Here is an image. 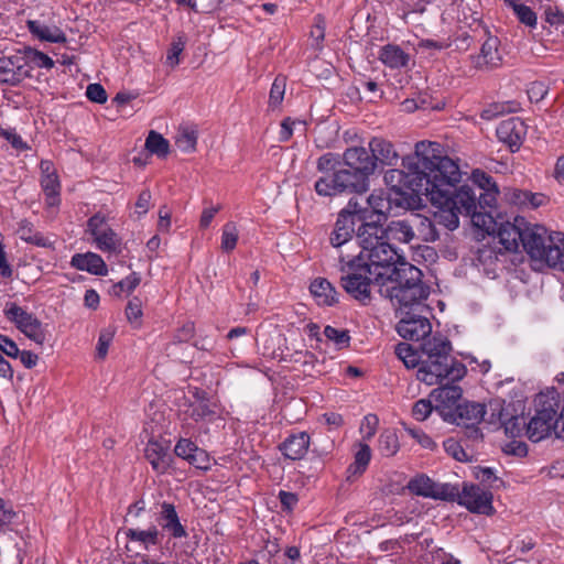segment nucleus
Masks as SVG:
<instances>
[{
  "mask_svg": "<svg viewBox=\"0 0 564 564\" xmlns=\"http://www.w3.org/2000/svg\"><path fill=\"white\" fill-rule=\"evenodd\" d=\"M441 174H437V182H434L425 193L426 199L437 208L433 214L436 226L454 230L459 225L458 215H466L471 218L474 226L489 232L495 231L498 225L490 212H481L476 208L473 188L468 184L458 186L462 172L454 160L441 161Z\"/></svg>",
  "mask_w": 564,
  "mask_h": 564,
  "instance_id": "nucleus-1",
  "label": "nucleus"
},
{
  "mask_svg": "<svg viewBox=\"0 0 564 564\" xmlns=\"http://www.w3.org/2000/svg\"><path fill=\"white\" fill-rule=\"evenodd\" d=\"M452 160L442 154L437 142L420 141L415 151L402 159V170L392 169L386 172V184L399 195L424 196L441 174V161Z\"/></svg>",
  "mask_w": 564,
  "mask_h": 564,
  "instance_id": "nucleus-2",
  "label": "nucleus"
},
{
  "mask_svg": "<svg viewBox=\"0 0 564 564\" xmlns=\"http://www.w3.org/2000/svg\"><path fill=\"white\" fill-rule=\"evenodd\" d=\"M523 250L533 261L557 268L564 252V234L549 231L544 226L531 224Z\"/></svg>",
  "mask_w": 564,
  "mask_h": 564,
  "instance_id": "nucleus-3",
  "label": "nucleus"
},
{
  "mask_svg": "<svg viewBox=\"0 0 564 564\" xmlns=\"http://www.w3.org/2000/svg\"><path fill=\"white\" fill-rule=\"evenodd\" d=\"M452 344L436 355L421 358L417 380L429 384H437L443 379L458 381L466 375V367L451 355Z\"/></svg>",
  "mask_w": 564,
  "mask_h": 564,
  "instance_id": "nucleus-4",
  "label": "nucleus"
},
{
  "mask_svg": "<svg viewBox=\"0 0 564 564\" xmlns=\"http://www.w3.org/2000/svg\"><path fill=\"white\" fill-rule=\"evenodd\" d=\"M340 271L345 273L340 278L343 289L351 297L359 302H366L370 300V286L373 280V274L369 268L366 267V262H361V258L351 257L349 260H345L344 256H340Z\"/></svg>",
  "mask_w": 564,
  "mask_h": 564,
  "instance_id": "nucleus-5",
  "label": "nucleus"
},
{
  "mask_svg": "<svg viewBox=\"0 0 564 564\" xmlns=\"http://www.w3.org/2000/svg\"><path fill=\"white\" fill-rule=\"evenodd\" d=\"M314 187L319 196L330 197L341 194H362L369 189V182L344 166L335 173L319 177Z\"/></svg>",
  "mask_w": 564,
  "mask_h": 564,
  "instance_id": "nucleus-6",
  "label": "nucleus"
},
{
  "mask_svg": "<svg viewBox=\"0 0 564 564\" xmlns=\"http://www.w3.org/2000/svg\"><path fill=\"white\" fill-rule=\"evenodd\" d=\"M355 257L361 258V262H366V267L373 274L376 284L390 273L397 262L405 260L388 240L381 241L368 251H360Z\"/></svg>",
  "mask_w": 564,
  "mask_h": 564,
  "instance_id": "nucleus-7",
  "label": "nucleus"
},
{
  "mask_svg": "<svg viewBox=\"0 0 564 564\" xmlns=\"http://www.w3.org/2000/svg\"><path fill=\"white\" fill-rule=\"evenodd\" d=\"M430 295V288L424 283H416L405 289H394L390 295H384L395 307L397 315L410 314V311H429L426 300Z\"/></svg>",
  "mask_w": 564,
  "mask_h": 564,
  "instance_id": "nucleus-8",
  "label": "nucleus"
},
{
  "mask_svg": "<svg viewBox=\"0 0 564 564\" xmlns=\"http://www.w3.org/2000/svg\"><path fill=\"white\" fill-rule=\"evenodd\" d=\"M361 204L357 197H351L344 209L338 214L329 241L333 247H340L349 242L356 232V224L359 221Z\"/></svg>",
  "mask_w": 564,
  "mask_h": 564,
  "instance_id": "nucleus-9",
  "label": "nucleus"
},
{
  "mask_svg": "<svg viewBox=\"0 0 564 564\" xmlns=\"http://www.w3.org/2000/svg\"><path fill=\"white\" fill-rule=\"evenodd\" d=\"M422 271L406 260L397 262L390 273L379 281V292L382 296L390 295L394 289H405L422 281Z\"/></svg>",
  "mask_w": 564,
  "mask_h": 564,
  "instance_id": "nucleus-10",
  "label": "nucleus"
},
{
  "mask_svg": "<svg viewBox=\"0 0 564 564\" xmlns=\"http://www.w3.org/2000/svg\"><path fill=\"white\" fill-rule=\"evenodd\" d=\"M492 494L475 484L465 482L463 489L457 488V495L449 501H456L468 511L478 514L491 516L495 512Z\"/></svg>",
  "mask_w": 564,
  "mask_h": 564,
  "instance_id": "nucleus-11",
  "label": "nucleus"
},
{
  "mask_svg": "<svg viewBox=\"0 0 564 564\" xmlns=\"http://www.w3.org/2000/svg\"><path fill=\"white\" fill-rule=\"evenodd\" d=\"M3 313L26 337L39 345L44 344L46 339L45 330L41 321L35 315L13 302L7 304Z\"/></svg>",
  "mask_w": 564,
  "mask_h": 564,
  "instance_id": "nucleus-12",
  "label": "nucleus"
},
{
  "mask_svg": "<svg viewBox=\"0 0 564 564\" xmlns=\"http://www.w3.org/2000/svg\"><path fill=\"white\" fill-rule=\"evenodd\" d=\"M473 196L478 210L490 212L495 208L499 189L494 177L481 170H474L471 173Z\"/></svg>",
  "mask_w": 564,
  "mask_h": 564,
  "instance_id": "nucleus-13",
  "label": "nucleus"
},
{
  "mask_svg": "<svg viewBox=\"0 0 564 564\" xmlns=\"http://www.w3.org/2000/svg\"><path fill=\"white\" fill-rule=\"evenodd\" d=\"M406 488L415 496L443 501L451 500L457 495V486L435 482L425 474L416 475L410 479Z\"/></svg>",
  "mask_w": 564,
  "mask_h": 564,
  "instance_id": "nucleus-14",
  "label": "nucleus"
},
{
  "mask_svg": "<svg viewBox=\"0 0 564 564\" xmlns=\"http://www.w3.org/2000/svg\"><path fill=\"white\" fill-rule=\"evenodd\" d=\"M429 311H410V314H399L400 317L395 329L398 334L408 340L419 341L430 336L432 325L424 315Z\"/></svg>",
  "mask_w": 564,
  "mask_h": 564,
  "instance_id": "nucleus-15",
  "label": "nucleus"
},
{
  "mask_svg": "<svg viewBox=\"0 0 564 564\" xmlns=\"http://www.w3.org/2000/svg\"><path fill=\"white\" fill-rule=\"evenodd\" d=\"M361 212L359 221L360 225L356 231L357 243L360 246V251H368L373 246L386 240L384 228L382 227V220L375 219L369 214L367 207L361 205Z\"/></svg>",
  "mask_w": 564,
  "mask_h": 564,
  "instance_id": "nucleus-16",
  "label": "nucleus"
},
{
  "mask_svg": "<svg viewBox=\"0 0 564 564\" xmlns=\"http://www.w3.org/2000/svg\"><path fill=\"white\" fill-rule=\"evenodd\" d=\"M485 41L481 44L478 54L470 56L471 65L479 70H492L502 65V53L500 50V40L498 36L492 35L490 31L485 28Z\"/></svg>",
  "mask_w": 564,
  "mask_h": 564,
  "instance_id": "nucleus-17",
  "label": "nucleus"
},
{
  "mask_svg": "<svg viewBox=\"0 0 564 564\" xmlns=\"http://www.w3.org/2000/svg\"><path fill=\"white\" fill-rule=\"evenodd\" d=\"M530 227L531 224L521 216L514 217L513 221L500 223L497 227L499 242L507 251H518L520 246L524 247Z\"/></svg>",
  "mask_w": 564,
  "mask_h": 564,
  "instance_id": "nucleus-18",
  "label": "nucleus"
},
{
  "mask_svg": "<svg viewBox=\"0 0 564 564\" xmlns=\"http://www.w3.org/2000/svg\"><path fill=\"white\" fill-rule=\"evenodd\" d=\"M341 159L344 166L349 167L360 177H364L366 182H369V177L377 170L376 159H373L370 151L364 147L347 148L344 151Z\"/></svg>",
  "mask_w": 564,
  "mask_h": 564,
  "instance_id": "nucleus-19",
  "label": "nucleus"
},
{
  "mask_svg": "<svg viewBox=\"0 0 564 564\" xmlns=\"http://www.w3.org/2000/svg\"><path fill=\"white\" fill-rule=\"evenodd\" d=\"M463 390L457 384H445L434 389L431 397L435 401V411L444 421L454 420V411L460 403Z\"/></svg>",
  "mask_w": 564,
  "mask_h": 564,
  "instance_id": "nucleus-20",
  "label": "nucleus"
},
{
  "mask_svg": "<svg viewBox=\"0 0 564 564\" xmlns=\"http://www.w3.org/2000/svg\"><path fill=\"white\" fill-rule=\"evenodd\" d=\"M426 221L420 214H411L404 219L391 220L384 228L386 240L402 243L411 242L415 237V226Z\"/></svg>",
  "mask_w": 564,
  "mask_h": 564,
  "instance_id": "nucleus-21",
  "label": "nucleus"
},
{
  "mask_svg": "<svg viewBox=\"0 0 564 564\" xmlns=\"http://www.w3.org/2000/svg\"><path fill=\"white\" fill-rule=\"evenodd\" d=\"M499 141L507 144L512 152L519 150L527 134V126L523 120L512 117L503 120L497 127Z\"/></svg>",
  "mask_w": 564,
  "mask_h": 564,
  "instance_id": "nucleus-22",
  "label": "nucleus"
},
{
  "mask_svg": "<svg viewBox=\"0 0 564 564\" xmlns=\"http://www.w3.org/2000/svg\"><path fill=\"white\" fill-rule=\"evenodd\" d=\"M30 77V67L20 56L0 58V84L18 85Z\"/></svg>",
  "mask_w": 564,
  "mask_h": 564,
  "instance_id": "nucleus-23",
  "label": "nucleus"
},
{
  "mask_svg": "<svg viewBox=\"0 0 564 564\" xmlns=\"http://www.w3.org/2000/svg\"><path fill=\"white\" fill-rule=\"evenodd\" d=\"M144 456L158 474H164L171 466L172 455L167 441L150 440L144 448Z\"/></svg>",
  "mask_w": 564,
  "mask_h": 564,
  "instance_id": "nucleus-24",
  "label": "nucleus"
},
{
  "mask_svg": "<svg viewBox=\"0 0 564 564\" xmlns=\"http://www.w3.org/2000/svg\"><path fill=\"white\" fill-rule=\"evenodd\" d=\"M156 521L163 530L167 531L174 539H183L187 536L184 525L181 523L174 505L163 502Z\"/></svg>",
  "mask_w": 564,
  "mask_h": 564,
  "instance_id": "nucleus-25",
  "label": "nucleus"
},
{
  "mask_svg": "<svg viewBox=\"0 0 564 564\" xmlns=\"http://www.w3.org/2000/svg\"><path fill=\"white\" fill-rule=\"evenodd\" d=\"M503 195L509 204L521 208L534 209L543 206L549 200L547 197L542 193H532L527 189L514 187L506 188Z\"/></svg>",
  "mask_w": 564,
  "mask_h": 564,
  "instance_id": "nucleus-26",
  "label": "nucleus"
},
{
  "mask_svg": "<svg viewBox=\"0 0 564 564\" xmlns=\"http://www.w3.org/2000/svg\"><path fill=\"white\" fill-rule=\"evenodd\" d=\"M369 151L373 159H376V166L381 165H395L399 160V154L394 149V145L379 137H375L369 141Z\"/></svg>",
  "mask_w": 564,
  "mask_h": 564,
  "instance_id": "nucleus-27",
  "label": "nucleus"
},
{
  "mask_svg": "<svg viewBox=\"0 0 564 564\" xmlns=\"http://www.w3.org/2000/svg\"><path fill=\"white\" fill-rule=\"evenodd\" d=\"M310 447V435L306 432L292 434L280 444L279 448L285 458L297 460L305 456Z\"/></svg>",
  "mask_w": 564,
  "mask_h": 564,
  "instance_id": "nucleus-28",
  "label": "nucleus"
},
{
  "mask_svg": "<svg viewBox=\"0 0 564 564\" xmlns=\"http://www.w3.org/2000/svg\"><path fill=\"white\" fill-rule=\"evenodd\" d=\"M70 265L80 271H87L95 275H106L107 265L102 258L94 252L75 253L72 257Z\"/></svg>",
  "mask_w": 564,
  "mask_h": 564,
  "instance_id": "nucleus-29",
  "label": "nucleus"
},
{
  "mask_svg": "<svg viewBox=\"0 0 564 564\" xmlns=\"http://www.w3.org/2000/svg\"><path fill=\"white\" fill-rule=\"evenodd\" d=\"M486 414V408L481 403L464 402L456 406L454 420L446 422L464 425L470 423H480Z\"/></svg>",
  "mask_w": 564,
  "mask_h": 564,
  "instance_id": "nucleus-30",
  "label": "nucleus"
},
{
  "mask_svg": "<svg viewBox=\"0 0 564 564\" xmlns=\"http://www.w3.org/2000/svg\"><path fill=\"white\" fill-rule=\"evenodd\" d=\"M310 291L318 305L333 306L338 303V292L325 278H316L310 285Z\"/></svg>",
  "mask_w": 564,
  "mask_h": 564,
  "instance_id": "nucleus-31",
  "label": "nucleus"
},
{
  "mask_svg": "<svg viewBox=\"0 0 564 564\" xmlns=\"http://www.w3.org/2000/svg\"><path fill=\"white\" fill-rule=\"evenodd\" d=\"M360 204L368 208L372 218L382 221L387 220V217L391 210L390 199L382 191L372 192L368 198L364 203L360 202Z\"/></svg>",
  "mask_w": 564,
  "mask_h": 564,
  "instance_id": "nucleus-32",
  "label": "nucleus"
},
{
  "mask_svg": "<svg viewBox=\"0 0 564 564\" xmlns=\"http://www.w3.org/2000/svg\"><path fill=\"white\" fill-rule=\"evenodd\" d=\"M28 29L30 33L37 37L40 41L51 42V43H65L66 35L65 33L57 26L46 25L37 20H29Z\"/></svg>",
  "mask_w": 564,
  "mask_h": 564,
  "instance_id": "nucleus-33",
  "label": "nucleus"
},
{
  "mask_svg": "<svg viewBox=\"0 0 564 564\" xmlns=\"http://www.w3.org/2000/svg\"><path fill=\"white\" fill-rule=\"evenodd\" d=\"M379 59L389 68L406 67L410 55L399 45L387 44L379 52Z\"/></svg>",
  "mask_w": 564,
  "mask_h": 564,
  "instance_id": "nucleus-34",
  "label": "nucleus"
},
{
  "mask_svg": "<svg viewBox=\"0 0 564 564\" xmlns=\"http://www.w3.org/2000/svg\"><path fill=\"white\" fill-rule=\"evenodd\" d=\"M124 534L130 541L139 542L145 550L160 544L163 538V534L155 525H151L147 530L130 528L124 532Z\"/></svg>",
  "mask_w": 564,
  "mask_h": 564,
  "instance_id": "nucleus-35",
  "label": "nucleus"
},
{
  "mask_svg": "<svg viewBox=\"0 0 564 564\" xmlns=\"http://www.w3.org/2000/svg\"><path fill=\"white\" fill-rule=\"evenodd\" d=\"M41 187L45 195L47 207H58L61 204V183L57 174L42 175Z\"/></svg>",
  "mask_w": 564,
  "mask_h": 564,
  "instance_id": "nucleus-36",
  "label": "nucleus"
},
{
  "mask_svg": "<svg viewBox=\"0 0 564 564\" xmlns=\"http://www.w3.org/2000/svg\"><path fill=\"white\" fill-rule=\"evenodd\" d=\"M400 449V442L397 431L393 429L383 430L378 438V451L384 457L394 456Z\"/></svg>",
  "mask_w": 564,
  "mask_h": 564,
  "instance_id": "nucleus-37",
  "label": "nucleus"
},
{
  "mask_svg": "<svg viewBox=\"0 0 564 564\" xmlns=\"http://www.w3.org/2000/svg\"><path fill=\"white\" fill-rule=\"evenodd\" d=\"M449 344L452 343L442 335H430L422 339L420 345L421 358L436 355L438 351L441 352V350L446 348Z\"/></svg>",
  "mask_w": 564,
  "mask_h": 564,
  "instance_id": "nucleus-38",
  "label": "nucleus"
},
{
  "mask_svg": "<svg viewBox=\"0 0 564 564\" xmlns=\"http://www.w3.org/2000/svg\"><path fill=\"white\" fill-rule=\"evenodd\" d=\"M395 355L409 369L421 366V351L419 352L410 344L399 343L395 346Z\"/></svg>",
  "mask_w": 564,
  "mask_h": 564,
  "instance_id": "nucleus-39",
  "label": "nucleus"
},
{
  "mask_svg": "<svg viewBox=\"0 0 564 564\" xmlns=\"http://www.w3.org/2000/svg\"><path fill=\"white\" fill-rule=\"evenodd\" d=\"M94 242L102 252L119 253L121 251V239L112 228L102 232Z\"/></svg>",
  "mask_w": 564,
  "mask_h": 564,
  "instance_id": "nucleus-40",
  "label": "nucleus"
},
{
  "mask_svg": "<svg viewBox=\"0 0 564 564\" xmlns=\"http://www.w3.org/2000/svg\"><path fill=\"white\" fill-rule=\"evenodd\" d=\"M505 3L512 8L519 21L527 26L535 28L536 25V14L535 12L528 6L519 3L518 0H503Z\"/></svg>",
  "mask_w": 564,
  "mask_h": 564,
  "instance_id": "nucleus-41",
  "label": "nucleus"
},
{
  "mask_svg": "<svg viewBox=\"0 0 564 564\" xmlns=\"http://www.w3.org/2000/svg\"><path fill=\"white\" fill-rule=\"evenodd\" d=\"M145 148L160 158H165L170 151L169 141L153 130L150 131L145 140Z\"/></svg>",
  "mask_w": 564,
  "mask_h": 564,
  "instance_id": "nucleus-42",
  "label": "nucleus"
},
{
  "mask_svg": "<svg viewBox=\"0 0 564 564\" xmlns=\"http://www.w3.org/2000/svg\"><path fill=\"white\" fill-rule=\"evenodd\" d=\"M499 420L501 421L505 433L510 437H518L522 435L523 430H527L528 422L524 416L514 415L506 420L503 414L500 413Z\"/></svg>",
  "mask_w": 564,
  "mask_h": 564,
  "instance_id": "nucleus-43",
  "label": "nucleus"
},
{
  "mask_svg": "<svg viewBox=\"0 0 564 564\" xmlns=\"http://www.w3.org/2000/svg\"><path fill=\"white\" fill-rule=\"evenodd\" d=\"M197 132L193 129H182L175 138V145L185 153H191L196 150Z\"/></svg>",
  "mask_w": 564,
  "mask_h": 564,
  "instance_id": "nucleus-44",
  "label": "nucleus"
},
{
  "mask_svg": "<svg viewBox=\"0 0 564 564\" xmlns=\"http://www.w3.org/2000/svg\"><path fill=\"white\" fill-rule=\"evenodd\" d=\"M341 164L340 155L333 152H327L321 155L316 162V169L318 172L329 175L335 173V171L339 170V165Z\"/></svg>",
  "mask_w": 564,
  "mask_h": 564,
  "instance_id": "nucleus-45",
  "label": "nucleus"
},
{
  "mask_svg": "<svg viewBox=\"0 0 564 564\" xmlns=\"http://www.w3.org/2000/svg\"><path fill=\"white\" fill-rule=\"evenodd\" d=\"M109 229H111V227L109 226L106 216L101 215L100 213L93 215L87 220L86 231L93 237L94 240L100 237L102 232H106Z\"/></svg>",
  "mask_w": 564,
  "mask_h": 564,
  "instance_id": "nucleus-46",
  "label": "nucleus"
},
{
  "mask_svg": "<svg viewBox=\"0 0 564 564\" xmlns=\"http://www.w3.org/2000/svg\"><path fill=\"white\" fill-rule=\"evenodd\" d=\"M325 29H326L325 19L319 14L316 15L314 18V24L310 32V36L312 39V46L316 51H322V48H323V41L325 39Z\"/></svg>",
  "mask_w": 564,
  "mask_h": 564,
  "instance_id": "nucleus-47",
  "label": "nucleus"
},
{
  "mask_svg": "<svg viewBox=\"0 0 564 564\" xmlns=\"http://www.w3.org/2000/svg\"><path fill=\"white\" fill-rule=\"evenodd\" d=\"M238 241V230L234 223L229 221L224 225L221 232V249L225 252L232 251Z\"/></svg>",
  "mask_w": 564,
  "mask_h": 564,
  "instance_id": "nucleus-48",
  "label": "nucleus"
},
{
  "mask_svg": "<svg viewBox=\"0 0 564 564\" xmlns=\"http://www.w3.org/2000/svg\"><path fill=\"white\" fill-rule=\"evenodd\" d=\"M422 218L425 219L426 221H422V224L420 223L419 225H416L415 231H417L421 235L422 240L424 241L437 240L440 238V232L434 220V217L427 218L422 216Z\"/></svg>",
  "mask_w": 564,
  "mask_h": 564,
  "instance_id": "nucleus-49",
  "label": "nucleus"
},
{
  "mask_svg": "<svg viewBox=\"0 0 564 564\" xmlns=\"http://www.w3.org/2000/svg\"><path fill=\"white\" fill-rule=\"evenodd\" d=\"M286 86V78L284 76H276L270 89L269 104L272 107L281 105L284 98Z\"/></svg>",
  "mask_w": 564,
  "mask_h": 564,
  "instance_id": "nucleus-50",
  "label": "nucleus"
},
{
  "mask_svg": "<svg viewBox=\"0 0 564 564\" xmlns=\"http://www.w3.org/2000/svg\"><path fill=\"white\" fill-rule=\"evenodd\" d=\"M186 40L183 35L177 36L171 44L166 55V64L171 67H175L180 64V55L184 51Z\"/></svg>",
  "mask_w": 564,
  "mask_h": 564,
  "instance_id": "nucleus-51",
  "label": "nucleus"
},
{
  "mask_svg": "<svg viewBox=\"0 0 564 564\" xmlns=\"http://www.w3.org/2000/svg\"><path fill=\"white\" fill-rule=\"evenodd\" d=\"M324 335L327 339L334 341L339 348L347 347L349 345L350 336L346 329H337L333 326H326Z\"/></svg>",
  "mask_w": 564,
  "mask_h": 564,
  "instance_id": "nucleus-52",
  "label": "nucleus"
},
{
  "mask_svg": "<svg viewBox=\"0 0 564 564\" xmlns=\"http://www.w3.org/2000/svg\"><path fill=\"white\" fill-rule=\"evenodd\" d=\"M512 105L513 102L491 104L487 108L481 110L480 118L484 120H492L500 115L514 111L516 109L512 107Z\"/></svg>",
  "mask_w": 564,
  "mask_h": 564,
  "instance_id": "nucleus-53",
  "label": "nucleus"
},
{
  "mask_svg": "<svg viewBox=\"0 0 564 564\" xmlns=\"http://www.w3.org/2000/svg\"><path fill=\"white\" fill-rule=\"evenodd\" d=\"M140 275L137 272H132L127 278L116 283L112 286V292L115 295H120L123 291L131 293L140 284Z\"/></svg>",
  "mask_w": 564,
  "mask_h": 564,
  "instance_id": "nucleus-54",
  "label": "nucleus"
},
{
  "mask_svg": "<svg viewBox=\"0 0 564 564\" xmlns=\"http://www.w3.org/2000/svg\"><path fill=\"white\" fill-rule=\"evenodd\" d=\"M445 452L458 462H468L469 456L463 446L454 438H448L443 443Z\"/></svg>",
  "mask_w": 564,
  "mask_h": 564,
  "instance_id": "nucleus-55",
  "label": "nucleus"
},
{
  "mask_svg": "<svg viewBox=\"0 0 564 564\" xmlns=\"http://www.w3.org/2000/svg\"><path fill=\"white\" fill-rule=\"evenodd\" d=\"M378 425H379V417L373 413L367 414L364 417L361 425H360V432L362 433L364 438L367 441L371 440L375 436V434L377 433Z\"/></svg>",
  "mask_w": 564,
  "mask_h": 564,
  "instance_id": "nucleus-56",
  "label": "nucleus"
},
{
  "mask_svg": "<svg viewBox=\"0 0 564 564\" xmlns=\"http://www.w3.org/2000/svg\"><path fill=\"white\" fill-rule=\"evenodd\" d=\"M189 416L196 422L214 414V411L203 398L199 401L192 403L189 405Z\"/></svg>",
  "mask_w": 564,
  "mask_h": 564,
  "instance_id": "nucleus-57",
  "label": "nucleus"
},
{
  "mask_svg": "<svg viewBox=\"0 0 564 564\" xmlns=\"http://www.w3.org/2000/svg\"><path fill=\"white\" fill-rule=\"evenodd\" d=\"M26 57L33 62L37 67L51 69L54 66V61L43 52L34 48H28L25 51Z\"/></svg>",
  "mask_w": 564,
  "mask_h": 564,
  "instance_id": "nucleus-58",
  "label": "nucleus"
},
{
  "mask_svg": "<svg viewBox=\"0 0 564 564\" xmlns=\"http://www.w3.org/2000/svg\"><path fill=\"white\" fill-rule=\"evenodd\" d=\"M112 338H113V333L111 330L102 329L100 332L99 337H98L97 348H96L97 358H99V359L106 358V356L108 354L109 346L112 341Z\"/></svg>",
  "mask_w": 564,
  "mask_h": 564,
  "instance_id": "nucleus-59",
  "label": "nucleus"
},
{
  "mask_svg": "<svg viewBox=\"0 0 564 564\" xmlns=\"http://www.w3.org/2000/svg\"><path fill=\"white\" fill-rule=\"evenodd\" d=\"M198 449L197 445L188 438H180L175 445L174 453L176 456L189 460L192 453Z\"/></svg>",
  "mask_w": 564,
  "mask_h": 564,
  "instance_id": "nucleus-60",
  "label": "nucleus"
},
{
  "mask_svg": "<svg viewBox=\"0 0 564 564\" xmlns=\"http://www.w3.org/2000/svg\"><path fill=\"white\" fill-rule=\"evenodd\" d=\"M433 409L435 408L430 400L420 399L413 405L412 415L417 421H424L429 417Z\"/></svg>",
  "mask_w": 564,
  "mask_h": 564,
  "instance_id": "nucleus-61",
  "label": "nucleus"
},
{
  "mask_svg": "<svg viewBox=\"0 0 564 564\" xmlns=\"http://www.w3.org/2000/svg\"><path fill=\"white\" fill-rule=\"evenodd\" d=\"M406 432L423 447L430 451L436 448V443L420 429L406 427Z\"/></svg>",
  "mask_w": 564,
  "mask_h": 564,
  "instance_id": "nucleus-62",
  "label": "nucleus"
},
{
  "mask_svg": "<svg viewBox=\"0 0 564 564\" xmlns=\"http://www.w3.org/2000/svg\"><path fill=\"white\" fill-rule=\"evenodd\" d=\"M87 98L96 104H105L107 101V93L100 84H89L86 89Z\"/></svg>",
  "mask_w": 564,
  "mask_h": 564,
  "instance_id": "nucleus-63",
  "label": "nucleus"
},
{
  "mask_svg": "<svg viewBox=\"0 0 564 564\" xmlns=\"http://www.w3.org/2000/svg\"><path fill=\"white\" fill-rule=\"evenodd\" d=\"M126 315L130 323L138 322L142 316V302L138 296L132 297L126 307Z\"/></svg>",
  "mask_w": 564,
  "mask_h": 564,
  "instance_id": "nucleus-64",
  "label": "nucleus"
}]
</instances>
